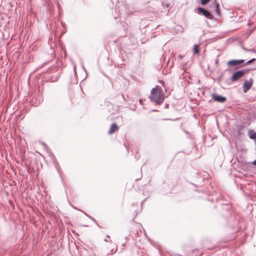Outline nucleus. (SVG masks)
Masks as SVG:
<instances>
[{"label":"nucleus","instance_id":"f257e3e1","mask_svg":"<svg viewBox=\"0 0 256 256\" xmlns=\"http://www.w3.org/2000/svg\"><path fill=\"white\" fill-rule=\"evenodd\" d=\"M150 98L152 102L158 104H161L164 98V95L162 94L161 91L158 88L157 86L152 90Z\"/></svg>","mask_w":256,"mask_h":256},{"label":"nucleus","instance_id":"f03ea898","mask_svg":"<svg viewBox=\"0 0 256 256\" xmlns=\"http://www.w3.org/2000/svg\"><path fill=\"white\" fill-rule=\"evenodd\" d=\"M198 13L202 14L204 16L210 20H212L214 16L211 14L210 12L204 8L198 7L197 8Z\"/></svg>","mask_w":256,"mask_h":256},{"label":"nucleus","instance_id":"7ed1b4c3","mask_svg":"<svg viewBox=\"0 0 256 256\" xmlns=\"http://www.w3.org/2000/svg\"><path fill=\"white\" fill-rule=\"evenodd\" d=\"M245 74L244 70H238L235 72L231 76L230 80L232 82H235L243 76Z\"/></svg>","mask_w":256,"mask_h":256},{"label":"nucleus","instance_id":"20e7f679","mask_svg":"<svg viewBox=\"0 0 256 256\" xmlns=\"http://www.w3.org/2000/svg\"><path fill=\"white\" fill-rule=\"evenodd\" d=\"M253 84V80L250 79L249 80H246L243 84L242 90L244 92H246L252 86Z\"/></svg>","mask_w":256,"mask_h":256},{"label":"nucleus","instance_id":"39448f33","mask_svg":"<svg viewBox=\"0 0 256 256\" xmlns=\"http://www.w3.org/2000/svg\"><path fill=\"white\" fill-rule=\"evenodd\" d=\"M244 62V60H234L228 62L227 65L232 66H236L238 68L240 67Z\"/></svg>","mask_w":256,"mask_h":256},{"label":"nucleus","instance_id":"423d86ee","mask_svg":"<svg viewBox=\"0 0 256 256\" xmlns=\"http://www.w3.org/2000/svg\"><path fill=\"white\" fill-rule=\"evenodd\" d=\"M212 96L214 101H216L218 102L223 103L225 102L226 100V98L225 96L218 95L217 94H212Z\"/></svg>","mask_w":256,"mask_h":256},{"label":"nucleus","instance_id":"0eeeda50","mask_svg":"<svg viewBox=\"0 0 256 256\" xmlns=\"http://www.w3.org/2000/svg\"><path fill=\"white\" fill-rule=\"evenodd\" d=\"M210 8H214V10L216 12V13L218 15H220V10L219 9V4L216 2V0H214V2L211 4Z\"/></svg>","mask_w":256,"mask_h":256},{"label":"nucleus","instance_id":"6e6552de","mask_svg":"<svg viewBox=\"0 0 256 256\" xmlns=\"http://www.w3.org/2000/svg\"><path fill=\"white\" fill-rule=\"evenodd\" d=\"M118 130V125L116 123H113L112 124L110 128L108 131V134H112L116 132Z\"/></svg>","mask_w":256,"mask_h":256},{"label":"nucleus","instance_id":"1a4fd4ad","mask_svg":"<svg viewBox=\"0 0 256 256\" xmlns=\"http://www.w3.org/2000/svg\"><path fill=\"white\" fill-rule=\"evenodd\" d=\"M248 134L250 138L253 140H255L256 138V132L254 130H249L248 132Z\"/></svg>","mask_w":256,"mask_h":256},{"label":"nucleus","instance_id":"9d476101","mask_svg":"<svg viewBox=\"0 0 256 256\" xmlns=\"http://www.w3.org/2000/svg\"><path fill=\"white\" fill-rule=\"evenodd\" d=\"M193 52H194V54H198L199 50H198V46L195 44L194 46V48H193Z\"/></svg>","mask_w":256,"mask_h":256},{"label":"nucleus","instance_id":"9b49d317","mask_svg":"<svg viewBox=\"0 0 256 256\" xmlns=\"http://www.w3.org/2000/svg\"><path fill=\"white\" fill-rule=\"evenodd\" d=\"M210 1V0H201L200 4L203 6L206 5L208 2Z\"/></svg>","mask_w":256,"mask_h":256},{"label":"nucleus","instance_id":"f8f14e48","mask_svg":"<svg viewBox=\"0 0 256 256\" xmlns=\"http://www.w3.org/2000/svg\"><path fill=\"white\" fill-rule=\"evenodd\" d=\"M254 60H255V58H252V59L249 60L248 62H246V64H250V63L252 62H254Z\"/></svg>","mask_w":256,"mask_h":256},{"label":"nucleus","instance_id":"ddd939ff","mask_svg":"<svg viewBox=\"0 0 256 256\" xmlns=\"http://www.w3.org/2000/svg\"><path fill=\"white\" fill-rule=\"evenodd\" d=\"M252 164H254V165H255L256 166V160H254Z\"/></svg>","mask_w":256,"mask_h":256},{"label":"nucleus","instance_id":"4468645a","mask_svg":"<svg viewBox=\"0 0 256 256\" xmlns=\"http://www.w3.org/2000/svg\"><path fill=\"white\" fill-rule=\"evenodd\" d=\"M139 102H140V104H142V100H139Z\"/></svg>","mask_w":256,"mask_h":256},{"label":"nucleus","instance_id":"2eb2a0df","mask_svg":"<svg viewBox=\"0 0 256 256\" xmlns=\"http://www.w3.org/2000/svg\"><path fill=\"white\" fill-rule=\"evenodd\" d=\"M104 241H105V242H108V240L107 238L104 239Z\"/></svg>","mask_w":256,"mask_h":256},{"label":"nucleus","instance_id":"dca6fc26","mask_svg":"<svg viewBox=\"0 0 256 256\" xmlns=\"http://www.w3.org/2000/svg\"><path fill=\"white\" fill-rule=\"evenodd\" d=\"M83 68L86 71V69H85V68L84 67V66H83Z\"/></svg>","mask_w":256,"mask_h":256},{"label":"nucleus","instance_id":"f3484780","mask_svg":"<svg viewBox=\"0 0 256 256\" xmlns=\"http://www.w3.org/2000/svg\"><path fill=\"white\" fill-rule=\"evenodd\" d=\"M180 58H182V56H181L180 55Z\"/></svg>","mask_w":256,"mask_h":256},{"label":"nucleus","instance_id":"a211bd4d","mask_svg":"<svg viewBox=\"0 0 256 256\" xmlns=\"http://www.w3.org/2000/svg\"><path fill=\"white\" fill-rule=\"evenodd\" d=\"M107 238H110V236H106Z\"/></svg>","mask_w":256,"mask_h":256},{"label":"nucleus","instance_id":"6ab92c4d","mask_svg":"<svg viewBox=\"0 0 256 256\" xmlns=\"http://www.w3.org/2000/svg\"><path fill=\"white\" fill-rule=\"evenodd\" d=\"M122 96L123 98L124 99V95H122Z\"/></svg>","mask_w":256,"mask_h":256},{"label":"nucleus","instance_id":"aec40b11","mask_svg":"<svg viewBox=\"0 0 256 256\" xmlns=\"http://www.w3.org/2000/svg\"><path fill=\"white\" fill-rule=\"evenodd\" d=\"M254 140H255V142H256V138Z\"/></svg>","mask_w":256,"mask_h":256}]
</instances>
